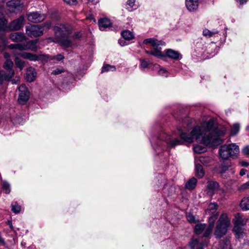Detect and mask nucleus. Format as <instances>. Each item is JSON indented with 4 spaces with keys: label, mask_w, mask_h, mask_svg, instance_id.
I'll list each match as a JSON object with an SVG mask.
<instances>
[{
    "label": "nucleus",
    "mask_w": 249,
    "mask_h": 249,
    "mask_svg": "<svg viewBox=\"0 0 249 249\" xmlns=\"http://www.w3.org/2000/svg\"><path fill=\"white\" fill-rule=\"evenodd\" d=\"M231 166V162H228L226 165H222L220 170L219 171V173L223 178H227L226 176L224 177V174L227 171L229 170V168Z\"/></svg>",
    "instance_id": "obj_33"
},
{
    "label": "nucleus",
    "mask_w": 249,
    "mask_h": 249,
    "mask_svg": "<svg viewBox=\"0 0 249 249\" xmlns=\"http://www.w3.org/2000/svg\"><path fill=\"white\" fill-rule=\"evenodd\" d=\"M169 74V72L163 68H160L158 71V74L164 77H167Z\"/></svg>",
    "instance_id": "obj_39"
},
{
    "label": "nucleus",
    "mask_w": 249,
    "mask_h": 249,
    "mask_svg": "<svg viewBox=\"0 0 249 249\" xmlns=\"http://www.w3.org/2000/svg\"><path fill=\"white\" fill-rule=\"evenodd\" d=\"M230 172H231V173H232V174H233V173H234V171H232V169H231Z\"/></svg>",
    "instance_id": "obj_64"
},
{
    "label": "nucleus",
    "mask_w": 249,
    "mask_h": 249,
    "mask_svg": "<svg viewBox=\"0 0 249 249\" xmlns=\"http://www.w3.org/2000/svg\"><path fill=\"white\" fill-rule=\"evenodd\" d=\"M118 42L121 46H124L128 45V43L124 39H119Z\"/></svg>",
    "instance_id": "obj_52"
},
{
    "label": "nucleus",
    "mask_w": 249,
    "mask_h": 249,
    "mask_svg": "<svg viewBox=\"0 0 249 249\" xmlns=\"http://www.w3.org/2000/svg\"><path fill=\"white\" fill-rule=\"evenodd\" d=\"M4 57L7 59H9L8 58L10 57V55L8 53H4Z\"/></svg>",
    "instance_id": "obj_59"
},
{
    "label": "nucleus",
    "mask_w": 249,
    "mask_h": 249,
    "mask_svg": "<svg viewBox=\"0 0 249 249\" xmlns=\"http://www.w3.org/2000/svg\"><path fill=\"white\" fill-rule=\"evenodd\" d=\"M196 175L199 178H202L204 175V171L203 170L202 165L200 163H198L196 161Z\"/></svg>",
    "instance_id": "obj_24"
},
{
    "label": "nucleus",
    "mask_w": 249,
    "mask_h": 249,
    "mask_svg": "<svg viewBox=\"0 0 249 249\" xmlns=\"http://www.w3.org/2000/svg\"><path fill=\"white\" fill-rule=\"evenodd\" d=\"M13 63L10 59H6L3 64V68L8 71L7 73L4 71H0V84H1L4 80L9 81L14 75V71L12 69Z\"/></svg>",
    "instance_id": "obj_6"
},
{
    "label": "nucleus",
    "mask_w": 249,
    "mask_h": 249,
    "mask_svg": "<svg viewBox=\"0 0 249 249\" xmlns=\"http://www.w3.org/2000/svg\"><path fill=\"white\" fill-rule=\"evenodd\" d=\"M45 16L37 12H32L27 14V19L29 21L37 23L43 21L45 19Z\"/></svg>",
    "instance_id": "obj_12"
},
{
    "label": "nucleus",
    "mask_w": 249,
    "mask_h": 249,
    "mask_svg": "<svg viewBox=\"0 0 249 249\" xmlns=\"http://www.w3.org/2000/svg\"><path fill=\"white\" fill-rule=\"evenodd\" d=\"M64 58V56L62 54H58L56 56L53 57V59H56L57 61H60Z\"/></svg>",
    "instance_id": "obj_44"
},
{
    "label": "nucleus",
    "mask_w": 249,
    "mask_h": 249,
    "mask_svg": "<svg viewBox=\"0 0 249 249\" xmlns=\"http://www.w3.org/2000/svg\"><path fill=\"white\" fill-rule=\"evenodd\" d=\"M2 189L5 193L9 194L10 192V185L8 183L5 181L2 182Z\"/></svg>",
    "instance_id": "obj_41"
},
{
    "label": "nucleus",
    "mask_w": 249,
    "mask_h": 249,
    "mask_svg": "<svg viewBox=\"0 0 249 249\" xmlns=\"http://www.w3.org/2000/svg\"><path fill=\"white\" fill-rule=\"evenodd\" d=\"M10 37L13 41L16 42L22 41L26 39L24 35L19 32L12 34Z\"/></svg>",
    "instance_id": "obj_20"
},
{
    "label": "nucleus",
    "mask_w": 249,
    "mask_h": 249,
    "mask_svg": "<svg viewBox=\"0 0 249 249\" xmlns=\"http://www.w3.org/2000/svg\"><path fill=\"white\" fill-rule=\"evenodd\" d=\"M0 243H1L2 244L4 243V240L1 238H0Z\"/></svg>",
    "instance_id": "obj_60"
},
{
    "label": "nucleus",
    "mask_w": 249,
    "mask_h": 249,
    "mask_svg": "<svg viewBox=\"0 0 249 249\" xmlns=\"http://www.w3.org/2000/svg\"><path fill=\"white\" fill-rule=\"evenodd\" d=\"M198 0H186V6L190 12H194L198 7Z\"/></svg>",
    "instance_id": "obj_16"
},
{
    "label": "nucleus",
    "mask_w": 249,
    "mask_h": 249,
    "mask_svg": "<svg viewBox=\"0 0 249 249\" xmlns=\"http://www.w3.org/2000/svg\"><path fill=\"white\" fill-rule=\"evenodd\" d=\"M82 37V33L80 32H75L73 36L74 39H79Z\"/></svg>",
    "instance_id": "obj_48"
},
{
    "label": "nucleus",
    "mask_w": 249,
    "mask_h": 249,
    "mask_svg": "<svg viewBox=\"0 0 249 249\" xmlns=\"http://www.w3.org/2000/svg\"><path fill=\"white\" fill-rule=\"evenodd\" d=\"M159 140L166 141V142L169 144V146L172 147H174L176 145H180L183 143L182 141L178 139H174L171 141V136L164 133L160 135Z\"/></svg>",
    "instance_id": "obj_11"
},
{
    "label": "nucleus",
    "mask_w": 249,
    "mask_h": 249,
    "mask_svg": "<svg viewBox=\"0 0 249 249\" xmlns=\"http://www.w3.org/2000/svg\"><path fill=\"white\" fill-rule=\"evenodd\" d=\"M248 0H236V1L240 5H243L247 2Z\"/></svg>",
    "instance_id": "obj_55"
},
{
    "label": "nucleus",
    "mask_w": 249,
    "mask_h": 249,
    "mask_svg": "<svg viewBox=\"0 0 249 249\" xmlns=\"http://www.w3.org/2000/svg\"><path fill=\"white\" fill-rule=\"evenodd\" d=\"M19 55L23 58L29 59L31 61H36L39 60L38 56L30 53H22L19 54Z\"/></svg>",
    "instance_id": "obj_22"
},
{
    "label": "nucleus",
    "mask_w": 249,
    "mask_h": 249,
    "mask_svg": "<svg viewBox=\"0 0 249 249\" xmlns=\"http://www.w3.org/2000/svg\"><path fill=\"white\" fill-rule=\"evenodd\" d=\"M246 170H245L244 169H242L240 172V175L241 176H243L244 175H245L246 174Z\"/></svg>",
    "instance_id": "obj_56"
},
{
    "label": "nucleus",
    "mask_w": 249,
    "mask_h": 249,
    "mask_svg": "<svg viewBox=\"0 0 249 249\" xmlns=\"http://www.w3.org/2000/svg\"><path fill=\"white\" fill-rule=\"evenodd\" d=\"M239 128L240 125L238 124H234L231 128V134L232 135H236L239 132Z\"/></svg>",
    "instance_id": "obj_40"
},
{
    "label": "nucleus",
    "mask_w": 249,
    "mask_h": 249,
    "mask_svg": "<svg viewBox=\"0 0 249 249\" xmlns=\"http://www.w3.org/2000/svg\"><path fill=\"white\" fill-rule=\"evenodd\" d=\"M24 18L20 16L19 18L14 20L9 25V28L12 30L17 31L19 30L23 25Z\"/></svg>",
    "instance_id": "obj_13"
},
{
    "label": "nucleus",
    "mask_w": 249,
    "mask_h": 249,
    "mask_svg": "<svg viewBox=\"0 0 249 249\" xmlns=\"http://www.w3.org/2000/svg\"><path fill=\"white\" fill-rule=\"evenodd\" d=\"M135 0H128L126 3L130 8H133L135 6Z\"/></svg>",
    "instance_id": "obj_47"
},
{
    "label": "nucleus",
    "mask_w": 249,
    "mask_h": 249,
    "mask_svg": "<svg viewBox=\"0 0 249 249\" xmlns=\"http://www.w3.org/2000/svg\"><path fill=\"white\" fill-rule=\"evenodd\" d=\"M211 160V158L209 157L200 156L199 157L198 160L197 161H199L200 163L206 166L208 163L210 162Z\"/></svg>",
    "instance_id": "obj_32"
},
{
    "label": "nucleus",
    "mask_w": 249,
    "mask_h": 249,
    "mask_svg": "<svg viewBox=\"0 0 249 249\" xmlns=\"http://www.w3.org/2000/svg\"><path fill=\"white\" fill-rule=\"evenodd\" d=\"M219 187L218 183L215 181H210L208 182L207 186V194L212 196Z\"/></svg>",
    "instance_id": "obj_14"
},
{
    "label": "nucleus",
    "mask_w": 249,
    "mask_h": 249,
    "mask_svg": "<svg viewBox=\"0 0 249 249\" xmlns=\"http://www.w3.org/2000/svg\"><path fill=\"white\" fill-rule=\"evenodd\" d=\"M231 226V219L226 213H222L216 223L214 235L217 238H220L227 232Z\"/></svg>",
    "instance_id": "obj_3"
},
{
    "label": "nucleus",
    "mask_w": 249,
    "mask_h": 249,
    "mask_svg": "<svg viewBox=\"0 0 249 249\" xmlns=\"http://www.w3.org/2000/svg\"><path fill=\"white\" fill-rule=\"evenodd\" d=\"M217 33V32H212L208 29H205L203 31V35L207 37H211L214 34Z\"/></svg>",
    "instance_id": "obj_42"
},
{
    "label": "nucleus",
    "mask_w": 249,
    "mask_h": 249,
    "mask_svg": "<svg viewBox=\"0 0 249 249\" xmlns=\"http://www.w3.org/2000/svg\"><path fill=\"white\" fill-rule=\"evenodd\" d=\"M12 83H13V84H16V82H15V81L14 80H12Z\"/></svg>",
    "instance_id": "obj_62"
},
{
    "label": "nucleus",
    "mask_w": 249,
    "mask_h": 249,
    "mask_svg": "<svg viewBox=\"0 0 249 249\" xmlns=\"http://www.w3.org/2000/svg\"><path fill=\"white\" fill-rule=\"evenodd\" d=\"M178 129L181 139L188 143H192L194 139L201 143L211 146H217L223 142L220 138L226 133V129L217 126L214 121L210 119L197 124L191 129L190 134Z\"/></svg>",
    "instance_id": "obj_1"
},
{
    "label": "nucleus",
    "mask_w": 249,
    "mask_h": 249,
    "mask_svg": "<svg viewBox=\"0 0 249 249\" xmlns=\"http://www.w3.org/2000/svg\"><path fill=\"white\" fill-rule=\"evenodd\" d=\"M12 211L15 213H19L21 210V207L17 202H13L11 204Z\"/></svg>",
    "instance_id": "obj_34"
},
{
    "label": "nucleus",
    "mask_w": 249,
    "mask_h": 249,
    "mask_svg": "<svg viewBox=\"0 0 249 249\" xmlns=\"http://www.w3.org/2000/svg\"><path fill=\"white\" fill-rule=\"evenodd\" d=\"M240 163L241 165V166L244 167H247L249 165V163L245 161H240Z\"/></svg>",
    "instance_id": "obj_54"
},
{
    "label": "nucleus",
    "mask_w": 249,
    "mask_h": 249,
    "mask_svg": "<svg viewBox=\"0 0 249 249\" xmlns=\"http://www.w3.org/2000/svg\"><path fill=\"white\" fill-rule=\"evenodd\" d=\"M89 2H91L93 4H95L98 2V0H87Z\"/></svg>",
    "instance_id": "obj_57"
},
{
    "label": "nucleus",
    "mask_w": 249,
    "mask_h": 249,
    "mask_svg": "<svg viewBox=\"0 0 249 249\" xmlns=\"http://www.w3.org/2000/svg\"><path fill=\"white\" fill-rule=\"evenodd\" d=\"M242 153L244 155H249V146H246L244 147L242 150Z\"/></svg>",
    "instance_id": "obj_51"
},
{
    "label": "nucleus",
    "mask_w": 249,
    "mask_h": 249,
    "mask_svg": "<svg viewBox=\"0 0 249 249\" xmlns=\"http://www.w3.org/2000/svg\"><path fill=\"white\" fill-rule=\"evenodd\" d=\"M19 96L18 102L19 104L24 105L29 99V91L25 85H20L19 88Z\"/></svg>",
    "instance_id": "obj_10"
},
{
    "label": "nucleus",
    "mask_w": 249,
    "mask_h": 249,
    "mask_svg": "<svg viewBox=\"0 0 249 249\" xmlns=\"http://www.w3.org/2000/svg\"><path fill=\"white\" fill-rule=\"evenodd\" d=\"M36 76V72L32 68H29L26 72V78L30 82L33 81Z\"/></svg>",
    "instance_id": "obj_23"
},
{
    "label": "nucleus",
    "mask_w": 249,
    "mask_h": 249,
    "mask_svg": "<svg viewBox=\"0 0 249 249\" xmlns=\"http://www.w3.org/2000/svg\"><path fill=\"white\" fill-rule=\"evenodd\" d=\"M214 219L211 218L210 221H208L209 225L206 228H205V229L204 230V232L203 233V236L204 237H208L209 236L210 234L212 233V231L213 230L214 225V222H213Z\"/></svg>",
    "instance_id": "obj_21"
},
{
    "label": "nucleus",
    "mask_w": 249,
    "mask_h": 249,
    "mask_svg": "<svg viewBox=\"0 0 249 249\" xmlns=\"http://www.w3.org/2000/svg\"><path fill=\"white\" fill-rule=\"evenodd\" d=\"M206 225L205 224H197L195 226V231L196 234H200L205 229Z\"/></svg>",
    "instance_id": "obj_28"
},
{
    "label": "nucleus",
    "mask_w": 249,
    "mask_h": 249,
    "mask_svg": "<svg viewBox=\"0 0 249 249\" xmlns=\"http://www.w3.org/2000/svg\"><path fill=\"white\" fill-rule=\"evenodd\" d=\"M143 43L147 44H149L152 45L153 50L151 51H146V53H150L157 58L163 59L165 57V55L161 51V46H164L165 42L161 40H158L154 38H149L144 40Z\"/></svg>",
    "instance_id": "obj_5"
},
{
    "label": "nucleus",
    "mask_w": 249,
    "mask_h": 249,
    "mask_svg": "<svg viewBox=\"0 0 249 249\" xmlns=\"http://www.w3.org/2000/svg\"><path fill=\"white\" fill-rule=\"evenodd\" d=\"M249 189V181L242 184L240 187V190H245Z\"/></svg>",
    "instance_id": "obj_46"
},
{
    "label": "nucleus",
    "mask_w": 249,
    "mask_h": 249,
    "mask_svg": "<svg viewBox=\"0 0 249 249\" xmlns=\"http://www.w3.org/2000/svg\"><path fill=\"white\" fill-rule=\"evenodd\" d=\"M66 3L71 5H75L77 4V0H63Z\"/></svg>",
    "instance_id": "obj_43"
},
{
    "label": "nucleus",
    "mask_w": 249,
    "mask_h": 249,
    "mask_svg": "<svg viewBox=\"0 0 249 249\" xmlns=\"http://www.w3.org/2000/svg\"><path fill=\"white\" fill-rule=\"evenodd\" d=\"M15 64L17 67L19 68L20 70H22L24 66V62L19 59L18 57H16L15 60Z\"/></svg>",
    "instance_id": "obj_38"
},
{
    "label": "nucleus",
    "mask_w": 249,
    "mask_h": 249,
    "mask_svg": "<svg viewBox=\"0 0 249 249\" xmlns=\"http://www.w3.org/2000/svg\"><path fill=\"white\" fill-rule=\"evenodd\" d=\"M4 2V0H0V2L3 3Z\"/></svg>",
    "instance_id": "obj_63"
},
{
    "label": "nucleus",
    "mask_w": 249,
    "mask_h": 249,
    "mask_svg": "<svg viewBox=\"0 0 249 249\" xmlns=\"http://www.w3.org/2000/svg\"><path fill=\"white\" fill-rule=\"evenodd\" d=\"M197 184V180L195 178H190L185 184V187L187 189L189 190H193L194 189Z\"/></svg>",
    "instance_id": "obj_25"
},
{
    "label": "nucleus",
    "mask_w": 249,
    "mask_h": 249,
    "mask_svg": "<svg viewBox=\"0 0 249 249\" xmlns=\"http://www.w3.org/2000/svg\"><path fill=\"white\" fill-rule=\"evenodd\" d=\"M11 49H15V50H19L20 51L26 50L25 44H11L10 46Z\"/></svg>",
    "instance_id": "obj_30"
},
{
    "label": "nucleus",
    "mask_w": 249,
    "mask_h": 249,
    "mask_svg": "<svg viewBox=\"0 0 249 249\" xmlns=\"http://www.w3.org/2000/svg\"><path fill=\"white\" fill-rule=\"evenodd\" d=\"M7 22L5 18L2 15L0 16V31L5 29Z\"/></svg>",
    "instance_id": "obj_36"
},
{
    "label": "nucleus",
    "mask_w": 249,
    "mask_h": 249,
    "mask_svg": "<svg viewBox=\"0 0 249 249\" xmlns=\"http://www.w3.org/2000/svg\"><path fill=\"white\" fill-rule=\"evenodd\" d=\"M63 72H64V70L63 69H56V70L53 71L52 73L53 75H57L62 73Z\"/></svg>",
    "instance_id": "obj_45"
},
{
    "label": "nucleus",
    "mask_w": 249,
    "mask_h": 249,
    "mask_svg": "<svg viewBox=\"0 0 249 249\" xmlns=\"http://www.w3.org/2000/svg\"><path fill=\"white\" fill-rule=\"evenodd\" d=\"M239 153V146L233 143L223 144L220 146L218 150L220 157L224 160L234 159L237 157Z\"/></svg>",
    "instance_id": "obj_4"
},
{
    "label": "nucleus",
    "mask_w": 249,
    "mask_h": 249,
    "mask_svg": "<svg viewBox=\"0 0 249 249\" xmlns=\"http://www.w3.org/2000/svg\"><path fill=\"white\" fill-rule=\"evenodd\" d=\"M178 249H187V247H184L183 248H178Z\"/></svg>",
    "instance_id": "obj_61"
},
{
    "label": "nucleus",
    "mask_w": 249,
    "mask_h": 249,
    "mask_svg": "<svg viewBox=\"0 0 249 249\" xmlns=\"http://www.w3.org/2000/svg\"><path fill=\"white\" fill-rule=\"evenodd\" d=\"M37 41L36 40H31L25 44L26 50H31L33 51H36L37 47L36 45Z\"/></svg>",
    "instance_id": "obj_27"
},
{
    "label": "nucleus",
    "mask_w": 249,
    "mask_h": 249,
    "mask_svg": "<svg viewBox=\"0 0 249 249\" xmlns=\"http://www.w3.org/2000/svg\"><path fill=\"white\" fill-rule=\"evenodd\" d=\"M44 30L40 25H30L26 27V34L31 37H38L42 36Z\"/></svg>",
    "instance_id": "obj_7"
},
{
    "label": "nucleus",
    "mask_w": 249,
    "mask_h": 249,
    "mask_svg": "<svg viewBox=\"0 0 249 249\" xmlns=\"http://www.w3.org/2000/svg\"><path fill=\"white\" fill-rule=\"evenodd\" d=\"M247 219L244 217L240 213H237L235 215L234 220V226H237L238 227L246 225Z\"/></svg>",
    "instance_id": "obj_15"
},
{
    "label": "nucleus",
    "mask_w": 249,
    "mask_h": 249,
    "mask_svg": "<svg viewBox=\"0 0 249 249\" xmlns=\"http://www.w3.org/2000/svg\"><path fill=\"white\" fill-rule=\"evenodd\" d=\"M166 57H168L170 58L177 60L179 59L180 57L179 53L176 51H174L172 49H167L165 51V54Z\"/></svg>",
    "instance_id": "obj_18"
},
{
    "label": "nucleus",
    "mask_w": 249,
    "mask_h": 249,
    "mask_svg": "<svg viewBox=\"0 0 249 249\" xmlns=\"http://www.w3.org/2000/svg\"><path fill=\"white\" fill-rule=\"evenodd\" d=\"M98 25L99 29L102 31H104L107 28L110 27L112 23L109 19L105 18L99 19Z\"/></svg>",
    "instance_id": "obj_17"
},
{
    "label": "nucleus",
    "mask_w": 249,
    "mask_h": 249,
    "mask_svg": "<svg viewBox=\"0 0 249 249\" xmlns=\"http://www.w3.org/2000/svg\"><path fill=\"white\" fill-rule=\"evenodd\" d=\"M115 69V67L114 66L106 64L103 67L101 72L104 73L109 71H113Z\"/></svg>",
    "instance_id": "obj_35"
},
{
    "label": "nucleus",
    "mask_w": 249,
    "mask_h": 249,
    "mask_svg": "<svg viewBox=\"0 0 249 249\" xmlns=\"http://www.w3.org/2000/svg\"><path fill=\"white\" fill-rule=\"evenodd\" d=\"M190 247L191 249H203L204 243L197 239H193L190 243Z\"/></svg>",
    "instance_id": "obj_19"
},
{
    "label": "nucleus",
    "mask_w": 249,
    "mask_h": 249,
    "mask_svg": "<svg viewBox=\"0 0 249 249\" xmlns=\"http://www.w3.org/2000/svg\"><path fill=\"white\" fill-rule=\"evenodd\" d=\"M218 205L216 203H211L208 206L205 210V214L209 215L208 221H210L211 218L213 219V222H215L219 215V213L217 211Z\"/></svg>",
    "instance_id": "obj_9"
},
{
    "label": "nucleus",
    "mask_w": 249,
    "mask_h": 249,
    "mask_svg": "<svg viewBox=\"0 0 249 249\" xmlns=\"http://www.w3.org/2000/svg\"><path fill=\"white\" fill-rule=\"evenodd\" d=\"M233 231L235 232V236L237 238L243 237L244 234L242 228L241 227H238L237 226H234Z\"/></svg>",
    "instance_id": "obj_29"
},
{
    "label": "nucleus",
    "mask_w": 249,
    "mask_h": 249,
    "mask_svg": "<svg viewBox=\"0 0 249 249\" xmlns=\"http://www.w3.org/2000/svg\"><path fill=\"white\" fill-rule=\"evenodd\" d=\"M194 151L196 153H202L206 151V148L203 146L197 145L194 147Z\"/></svg>",
    "instance_id": "obj_37"
},
{
    "label": "nucleus",
    "mask_w": 249,
    "mask_h": 249,
    "mask_svg": "<svg viewBox=\"0 0 249 249\" xmlns=\"http://www.w3.org/2000/svg\"><path fill=\"white\" fill-rule=\"evenodd\" d=\"M240 206L243 210H249V197H245L241 201Z\"/></svg>",
    "instance_id": "obj_26"
},
{
    "label": "nucleus",
    "mask_w": 249,
    "mask_h": 249,
    "mask_svg": "<svg viewBox=\"0 0 249 249\" xmlns=\"http://www.w3.org/2000/svg\"><path fill=\"white\" fill-rule=\"evenodd\" d=\"M122 36L124 39L128 41L133 38V35L132 32L128 30L122 32Z\"/></svg>",
    "instance_id": "obj_31"
},
{
    "label": "nucleus",
    "mask_w": 249,
    "mask_h": 249,
    "mask_svg": "<svg viewBox=\"0 0 249 249\" xmlns=\"http://www.w3.org/2000/svg\"><path fill=\"white\" fill-rule=\"evenodd\" d=\"M153 143V146L154 147V148L156 150H157V149L158 148V147L160 146V145H159L158 144H156V143H154V142H152Z\"/></svg>",
    "instance_id": "obj_58"
},
{
    "label": "nucleus",
    "mask_w": 249,
    "mask_h": 249,
    "mask_svg": "<svg viewBox=\"0 0 249 249\" xmlns=\"http://www.w3.org/2000/svg\"><path fill=\"white\" fill-rule=\"evenodd\" d=\"M72 27L68 24H60L53 28L57 42L64 48H69L72 46V42L68 38L71 34Z\"/></svg>",
    "instance_id": "obj_2"
},
{
    "label": "nucleus",
    "mask_w": 249,
    "mask_h": 249,
    "mask_svg": "<svg viewBox=\"0 0 249 249\" xmlns=\"http://www.w3.org/2000/svg\"><path fill=\"white\" fill-rule=\"evenodd\" d=\"M149 64V62H148L146 60H141V67L146 68Z\"/></svg>",
    "instance_id": "obj_50"
},
{
    "label": "nucleus",
    "mask_w": 249,
    "mask_h": 249,
    "mask_svg": "<svg viewBox=\"0 0 249 249\" xmlns=\"http://www.w3.org/2000/svg\"><path fill=\"white\" fill-rule=\"evenodd\" d=\"M6 7L10 13L20 12L23 8V4L20 0H11L7 2Z\"/></svg>",
    "instance_id": "obj_8"
},
{
    "label": "nucleus",
    "mask_w": 249,
    "mask_h": 249,
    "mask_svg": "<svg viewBox=\"0 0 249 249\" xmlns=\"http://www.w3.org/2000/svg\"><path fill=\"white\" fill-rule=\"evenodd\" d=\"M187 219L190 222L193 223L195 221V217L192 214H189L187 215Z\"/></svg>",
    "instance_id": "obj_49"
},
{
    "label": "nucleus",
    "mask_w": 249,
    "mask_h": 249,
    "mask_svg": "<svg viewBox=\"0 0 249 249\" xmlns=\"http://www.w3.org/2000/svg\"><path fill=\"white\" fill-rule=\"evenodd\" d=\"M51 26V22H47L45 23L43 26H42L43 27V29L44 30V28H46V29H49Z\"/></svg>",
    "instance_id": "obj_53"
}]
</instances>
